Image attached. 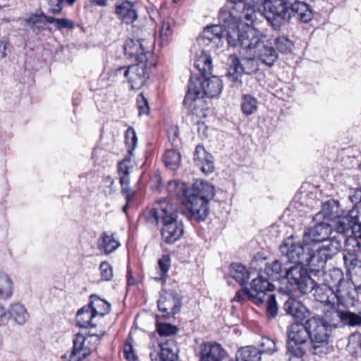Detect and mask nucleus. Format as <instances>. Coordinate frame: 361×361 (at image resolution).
I'll return each mask as SVG.
<instances>
[{"instance_id": "1", "label": "nucleus", "mask_w": 361, "mask_h": 361, "mask_svg": "<svg viewBox=\"0 0 361 361\" xmlns=\"http://www.w3.org/2000/svg\"><path fill=\"white\" fill-rule=\"evenodd\" d=\"M142 214L145 221L152 226L162 224L160 234L164 243L173 244L183 235V225L177 220L178 216L168 201L157 200L151 207H147Z\"/></svg>"}, {"instance_id": "2", "label": "nucleus", "mask_w": 361, "mask_h": 361, "mask_svg": "<svg viewBox=\"0 0 361 361\" xmlns=\"http://www.w3.org/2000/svg\"><path fill=\"white\" fill-rule=\"evenodd\" d=\"M202 40L203 39L200 34L190 49L194 60L193 68L198 73L195 76L194 70L191 71L188 91L183 102V105L188 106L192 114L196 115L203 111V108L201 106L203 98V68L201 67L203 65L201 60L203 56Z\"/></svg>"}, {"instance_id": "3", "label": "nucleus", "mask_w": 361, "mask_h": 361, "mask_svg": "<svg viewBox=\"0 0 361 361\" xmlns=\"http://www.w3.org/2000/svg\"><path fill=\"white\" fill-rule=\"evenodd\" d=\"M167 191L184 204L198 222L203 220L201 209L203 207V180L196 179L190 188L186 183L177 180H170Z\"/></svg>"}, {"instance_id": "4", "label": "nucleus", "mask_w": 361, "mask_h": 361, "mask_svg": "<svg viewBox=\"0 0 361 361\" xmlns=\"http://www.w3.org/2000/svg\"><path fill=\"white\" fill-rule=\"evenodd\" d=\"M327 205L326 214L332 221L334 229L337 233L346 234L347 238L355 239V242L351 244L361 241V223L359 222L358 209L354 207L345 213L340 209L339 202L335 200L329 202Z\"/></svg>"}, {"instance_id": "5", "label": "nucleus", "mask_w": 361, "mask_h": 361, "mask_svg": "<svg viewBox=\"0 0 361 361\" xmlns=\"http://www.w3.org/2000/svg\"><path fill=\"white\" fill-rule=\"evenodd\" d=\"M288 288L290 291L299 292L303 295L310 293L317 286V283L310 276L307 269L302 265H294L286 271Z\"/></svg>"}, {"instance_id": "6", "label": "nucleus", "mask_w": 361, "mask_h": 361, "mask_svg": "<svg viewBox=\"0 0 361 361\" xmlns=\"http://www.w3.org/2000/svg\"><path fill=\"white\" fill-rule=\"evenodd\" d=\"M308 245L306 243L304 245L302 243L288 240L281 246L280 250L288 262L294 263L295 265L307 264L310 266H317V257H315L314 252H309Z\"/></svg>"}, {"instance_id": "7", "label": "nucleus", "mask_w": 361, "mask_h": 361, "mask_svg": "<svg viewBox=\"0 0 361 361\" xmlns=\"http://www.w3.org/2000/svg\"><path fill=\"white\" fill-rule=\"evenodd\" d=\"M255 22V20L252 23H248L245 19L235 22L231 20V18L228 23H225L227 25H236L238 26L242 23L245 24L244 27L238 29L237 43L231 44V40L228 39V44L233 47L238 45L242 49L253 53L259 47L262 42L259 31L252 26Z\"/></svg>"}, {"instance_id": "8", "label": "nucleus", "mask_w": 361, "mask_h": 361, "mask_svg": "<svg viewBox=\"0 0 361 361\" xmlns=\"http://www.w3.org/2000/svg\"><path fill=\"white\" fill-rule=\"evenodd\" d=\"M325 243L322 247L317 249L314 252L317 257V267H323L328 259H331L336 253L341 250L343 243H345V247L350 245L355 239L347 238V235L338 233V235L329 238L324 241Z\"/></svg>"}, {"instance_id": "9", "label": "nucleus", "mask_w": 361, "mask_h": 361, "mask_svg": "<svg viewBox=\"0 0 361 361\" xmlns=\"http://www.w3.org/2000/svg\"><path fill=\"white\" fill-rule=\"evenodd\" d=\"M156 66H148V63H135L127 67L121 66L116 70L119 74L123 71V75L130 85L131 90H137L145 85L149 78V69Z\"/></svg>"}, {"instance_id": "10", "label": "nucleus", "mask_w": 361, "mask_h": 361, "mask_svg": "<svg viewBox=\"0 0 361 361\" xmlns=\"http://www.w3.org/2000/svg\"><path fill=\"white\" fill-rule=\"evenodd\" d=\"M106 334L105 331L94 332L90 330L85 336L82 333H77L73 338V349L75 353H79L81 358H86L97 349V343L99 342Z\"/></svg>"}, {"instance_id": "11", "label": "nucleus", "mask_w": 361, "mask_h": 361, "mask_svg": "<svg viewBox=\"0 0 361 361\" xmlns=\"http://www.w3.org/2000/svg\"><path fill=\"white\" fill-rule=\"evenodd\" d=\"M233 4L230 10L221 11L219 18L224 23H228L229 19L235 22L245 19L248 23L256 20V13L253 7L247 6L245 0H228Z\"/></svg>"}, {"instance_id": "12", "label": "nucleus", "mask_w": 361, "mask_h": 361, "mask_svg": "<svg viewBox=\"0 0 361 361\" xmlns=\"http://www.w3.org/2000/svg\"><path fill=\"white\" fill-rule=\"evenodd\" d=\"M144 40L128 39L124 44V54L127 59L136 63H148V66H156L157 59L153 54L146 50Z\"/></svg>"}, {"instance_id": "13", "label": "nucleus", "mask_w": 361, "mask_h": 361, "mask_svg": "<svg viewBox=\"0 0 361 361\" xmlns=\"http://www.w3.org/2000/svg\"><path fill=\"white\" fill-rule=\"evenodd\" d=\"M181 306V298L176 290H162L157 301V307L163 317L166 318L173 317L180 312Z\"/></svg>"}, {"instance_id": "14", "label": "nucleus", "mask_w": 361, "mask_h": 361, "mask_svg": "<svg viewBox=\"0 0 361 361\" xmlns=\"http://www.w3.org/2000/svg\"><path fill=\"white\" fill-rule=\"evenodd\" d=\"M222 88L221 80L213 73L212 58L204 54V97L209 98L217 97Z\"/></svg>"}, {"instance_id": "15", "label": "nucleus", "mask_w": 361, "mask_h": 361, "mask_svg": "<svg viewBox=\"0 0 361 361\" xmlns=\"http://www.w3.org/2000/svg\"><path fill=\"white\" fill-rule=\"evenodd\" d=\"M333 200L328 201L324 207V216L328 219L331 224L325 222H321L317 224L313 227L310 228L304 234L303 242L307 245L311 243H322L327 240L331 234V228H334L332 226V221L328 218L326 214V212L328 209V203Z\"/></svg>"}, {"instance_id": "16", "label": "nucleus", "mask_w": 361, "mask_h": 361, "mask_svg": "<svg viewBox=\"0 0 361 361\" xmlns=\"http://www.w3.org/2000/svg\"><path fill=\"white\" fill-rule=\"evenodd\" d=\"M264 16L272 27L276 29L281 27L283 21L291 18V11L281 0L271 1Z\"/></svg>"}, {"instance_id": "17", "label": "nucleus", "mask_w": 361, "mask_h": 361, "mask_svg": "<svg viewBox=\"0 0 361 361\" xmlns=\"http://www.w3.org/2000/svg\"><path fill=\"white\" fill-rule=\"evenodd\" d=\"M287 345L306 348L310 340L306 323L295 322L290 324L287 331Z\"/></svg>"}, {"instance_id": "18", "label": "nucleus", "mask_w": 361, "mask_h": 361, "mask_svg": "<svg viewBox=\"0 0 361 361\" xmlns=\"http://www.w3.org/2000/svg\"><path fill=\"white\" fill-rule=\"evenodd\" d=\"M305 323L310 336V341L329 338L331 329L322 318L314 316L307 319Z\"/></svg>"}, {"instance_id": "19", "label": "nucleus", "mask_w": 361, "mask_h": 361, "mask_svg": "<svg viewBox=\"0 0 361 361\" xmlns=\"http://www.w3.org/2000/svg\"><path fill=\"white\" fill-rule=\"evenodd\" d=\"M114 13L121 22L130 25L135 22L138 14L133 2L129 0H120L115 4Z\"/></svg>"}, {"instance_id": "20", "label": "nucleus", "mask_w": 361, "mask_h": 361, "mask_svg": "<svg viewBox=\"0 0 361 361\" xmlns=\"http://www.w3.org/2000/svg\"><path fill=\"white\" fill-rule=\"evenodd\" d=\"M226 66L227 79L233 84L242 85L241 78L244 73L242 62L238 55L231 54L228 58Z\"/></svg>"}, {"instance_id": "21", "label": "nucleus", "mask_w": 361, "mask_h": 361, "mask_svg": "<svg viewBox=\"0 0 361 361\" xmlns=\"http://www.w3.org/2000/svg\"><path fill=\"white\" fill-rule=\"evenodd\" d=\"M121 246L114 233L103 232L97 240V248L103 254L108 255Z\"/></svg>"}, {"instance_id": "22", "label": "nucleus", "mask_w": 361, "mask_h": 361, "mask_svg": "<svg viewBox=\"0 0 361 361\" xmlns=\"http://www.w3.org/2000/svg\"><path fill=\"white\" fill-rule=\"evenodd\" d=\"M159 357L160 361H176L178 360V347L177 342L173 339H166L159 343Z\"/></svg>"}, {"instance_id": "23", "label": "nucleus", "mask_w": 361, "mask_h": 361, "mask_svg": "<svg viewBox=\"0 0 361 361\" xmlns=\"http://www.w3.org/2000/svg\"><path fill=\"white\" fill-rule=\"evenodd\" d=\"M252 55L269 67H271L278 59L276 49L272 47L265 45L263 41L261 42L259 47L254 51Z\"/></svg>"}, {"instance_id": "24", "label": "nucleus", "mask_w": 361, "mask_h": 361, "mask_svg": "<svg viewBox=\"0 0 361 361\" xmlns=\"http://www.w3.org/2000/svg\"><path fill=\"white\" fill-rule=\"evenodd\" d=\"M275 288L274 284L269 282L267 279L258 276L252 280L250 283V290L254 295L260 298L261 305L265 301L267 291H273Z\"/></svg>"}, {"instance_id": "25", "label": "nucleus", "mask_w": 361, "mask_h": 361, "mask_svg": "<svg viewBox=\"0 0 361 361\" xmlns=\"http://www.w3.org/2000/svg\"><path fill=\"white\" fill-rule=\"evenodd\" d=\"M353 248L349 246L345 247L343 252V258L347 272L352 275L356 273V269H361V259L358 258L357 250L355 246L351 244Z\"/></svg>"}, {"instance_id": "26", "label": "nucleus", "mask_w": 361, "mask_h": 361, "mask_svg": "<svg viewBox=\"0 0 361 361\" xmlns=\"http://www.w3.org/2000/svg\"><path fill=\"white\" fill-rule=\"evenodd\" d=\"M287 314L291 315L298 322H302L306 318L307 309L301 302L293 298H288L283 305Z\"/></svg>"}, {"instance_id": "27", "label": "nucleus", "mask_w": 361, "mask_h": 361, "mask_svg": "<svg viewBox=\"0 0 361 361\" xmlns=\"http://www.w3.org/2000/svg\"><path fill=\"white\" fill-rule=\"evenodd\" d=\"M226 351L216 342L204 343V361H226Z\"/></svg>"}, {"instance_id": "28", "label": "nucleus", "mask_w": 361, "mask_h": 361, "mask_svg": "<svg viewBox=\"0 0 361 361\" xmlns=\"http://www.w3.org/2000/svg\"><path fill=\"white\" fill-rule=\"evenodd\" d=\"M174 26L175 21L172 18L167 17L163 20L157 39V42L161 47H166L171 42Z\"/></svg>"}, {"instance_id": "29", "label": "nucleus", "mask_w": 361, "mask_h": 361, "mask_svg": "<svg viewBox=\"0 0 361 361\" xmlns=\"http://www.w3.org/2000/svg\"><path fill=\"white\" fill-rule=\"evenodd\" d=\"M49 17L39 10L35 13H30L25 21L35 34L39 35L45 30L44 22H47V18Z\"/></svg>"}, {"instance_id": "30", "label": "nucleus", "mask_w": 361, "mask_h": 361, "mask_svg": "<svg viewBox=\"0 0 361 361\" xmlns=\"http://www.w3.org/2000/svg\"><path fill=\"white\" fill-rule=\"evenodd\" d=\"M324 281L331 289L340 292V287L344 281V275L341 269L334 268L324 274Z\"/></svg>"}, {"instance_id": "31", "label": "nucleus", "mask_w": 361, "mask_h": 361, "mask_svg": "<svg viewBox=\"0 0 361 361\" xmlns=\"http://www.w3.org/2000/svg\"><path fill=\"white\" fill-rule=\"evenodd\" d=\"M290 11L291 17H295L302 23H308L313 18L312 11L310 9V7L302 1L293 4Z\"/></svg>"}, {"instance_id": "32", "label": "nucleus", "mask_w": 361, "mask_h": 361, "mask_svg": "<svg viewBox=\"0 0 361 361\" xmlns=\"http://www.w3.org/2000/svg\"><path fill=\"white\" fill-rule=\"evenodd\" d=\"M288 269L284 267L280 260H274L266 267L264 272L272 280L280 281L286 279V271Z\"/></svg>"}, {"instance_id": "33", "label": "nucleus", "mask_w": 361, "mask_h": 361, "mask_svg": "<svg viewBox=\"0 0 361 361\" xmlns=\"http://www.w3.org/2000/svg\"><path fill=\"white\" fill-rule=\"evenodd\" d=\"M96 315L88 305L80 308L76 314V324L80 328L94 327L92 320Z\"/></svg>"}, {"instance_id": "34", "label": "nucleus", "mask_w": 361, "mask_h": 361, "mask_svg": "<svg viewBox=\"0 0 361 361\" xmlns=\"http://www.w3.org/2000/svg\"><path fill=\"white\" fill-rule=\"evenodd\" d=\"M91 307L96 316H104L111 310V305L105 300L100 298L96 295L90 296V302L87 304Z\"/></svg>"}, {"instance_id": "35", "label": "nucleus", "mask_w": 361, "mask_h": 361, "mask_svg": "<svg viewBox=\"0 0 361 361\" xmlns=\"http://www.w3.org/2000/svg\"><path fill=\"white\" fill-rule=\"evenodd\" d=\"M258 109V101L250 94H243L241 96L240 110L242 114L248 117L255 114Z\"/></svg>"}, {"instance_id": "36", "label": "nucleus", "mask_w": 361, "mask_h": 361, "mask_svg": "<svg viewBox=\"0 0 361 361\" xmlns=\"http://www.w3.org/2000/svg\"><path fill=\"white\" fill-rule=\"evenodd\" d=\"M163 161L168 169L177 170L180 166L181 155L177 149H166L163 155Z\"/></svg>"}, {"instance_id": "37", "label": "nucleus", "mask_w": 361, "mask_h": 361, "mask_svg": "<svg viewBox=\"0 0 361 361\" xmlns=\"http://www.w3.org/2000/svg\"><path fill=\"white\" fill-rule=\"evenodd\" d=\"M236 361H261L260 350L253 346L243 347L237 352Z\"/></svg>"}, {"instance_id": "38", "label": "nucleus", "mask_w": 361, "mask_h": 361, "mask_svg": "<svg viewBox=\"0 0 361 361\" xmlns=\"http://www.w3.org/2000/svg\"><path fill=\"white\" fill-rule=\"evenodd\" d=\"M230 274L232 278L240 285L245 284L250 277V272L246 267L238 263H233L231 265Z\"/></svg>"}, {"instance_id": "39", "label": "nucleus", "mask_w": 361, "mask_h": 361, "mask_svg": "<svg viewBox=\"0 0 361 361\" xmlns=\"http://www.w3.org/2000/svg\"><path fill=\"white\" fill-rule=\"evenodd\" d=\"M310 342L312 343V353L314 355L324 357L332 350V347L329 345V339L322 338Z\"/></svg>"}, {"instance_id": "40", "label": "nucleus", "mask_w": 361, "mask_h": 361, "mask_svg": "<svg viewBox=\"0 0 361 361\" xmlns=\"http://www.w3.org/2000/svg\"><path fill=\"white\" fill-rule=\"evenodd\" d=\"M10 314L18 324H24L29 318V314L25 307L20 304H13L10 308Z\"/></svg>"}, {"instance_id": "41", "label": "nucleus", "mask_w": 361, "mask_h": 361, "mask_svg": "<svg viewBox=\"0 0 361 361\" xmlns=\"http://www.w3.org/2000/svg\"><path fill=\"white\" fill-rule=\"evenodd\" d=\"M233 301L238 302L241 304L247 301H251L256 305H261L260 298H257L256 295H254L252 290L247 288H243L238 290Z\"/></svg>"}, {"instance_id": "42", "label": "nucleus", "mask_w": 361, "mask_h": 361, "mask_svg": "<svg viewBox=\"0 0 361 361\" xmlns=\"http://www.w3.org/2000/svg\"><path fill=\"white\" fill-rule=\"evenodd\" d=\"M343 313V311L332 307L324 312L322 319L329 324V328L337 327L341 324V314Z\"/></svg>"}, {"instance_id": "43", "label": "nucleus", "mask_w": 361, "mask_h": 361, "mask_svg": "<svg viewBox=\"0 0 361 361\" xmlns=\"http://www.w3.org/2000/svg\"><path fill=\"white\" fill-rule=\"evenodd\" d=\"M13 283L10 277L0 271V299L6 300L13 293Z\"/></svg>"}, {"instance_id": "44", "label": "nucleus", "mask_w": 361, "mask_h": 361, "mask_svg": "<svg viewBox=\"0 0 361 361\" xmlns=\"http://www.w3.org/2000/svg\"><path fill=\"white\" fill-rule=\"evenodd\" d=\"M250 56L243 57L242 64L243 73L247 75L255 73L259 70L258 59L252 55V52H250Z\"/></svg>"}, {"instance_id": "45", "label": "nucleus", "mask_w": 361, "mask_h": 361, "mask_svg": "<svg viewBox=\"0 0 361 361\" xmlns=\"http://www.w3.org/2000/svg\"><path fill=\"white\" fill-rule=\"evenodd\" d=\"M224 28L219 25H213L204 27V39L209 42H214L215 39H219L224 35Z\"/></svg>"}, {"instance_id": "46", "label": "nucleus", "mask_w": 361, "mask_h": 361, "mask_svg": "<svg viewBox=\"0 0 361 361\" xmlns=\"http://www.w3.org/2000/svg\"><path fill=\"white\" fill-rule=\"evenodd\" d=\"M274 44L282 54H289L291 52L294 46L293 42L284 35L279 36L275 39Z\"/></svg>"}, {"instance_id": "47", "label": "nucleus", "mask_w": 361, "mask_h": 361, "mask_svg": "<svg viewBox=\"0 0 361 361\" xmlns=\"http://www.w3.org/2000/svg\"><path fill=\"white\" fill-rule=\"evenodd\" d=\"M279 312V307L276 300V295L271 294L267 296L266 302V316L269 320L274 319Z\"/></svg>"}, {"instance_id": "48", "label": "nucleus", "mask_w": 361, "mask_h": 361, "mask_svg": "<svg viewBox=\"0 0 361 361\" xmlns=\"http://www.w3.org/2000/svg\"><path fill=\"white\" fill-rule=\"evenodd\" d=\"M47 22L49 24H54L56 29L62 30L63 29L72 30L75 27V23L68 18H57L54 16L47 18Z\"/></svg>"}, {"instance_id": "49", "label": "nucleus", "mask_w": 361, "mask_h": 361, "mask_svg": "<svg viewBox=\"0 0 361 361\" xmlns=\"http://www.w3.org/2000/svg\"><path fill=\"white\" fill-rule=\"evenodd\" d=\"M289 361H305L306 348L287 345Z\"/></svg>"}, {"instance_id": "50", "label": "nucleus", "mask_w": 361, "mask_h": 361, "mask_svg": "<svg viewBox=\"0 0 361 361\" xmlns=\"http://www.w3.org/2000/svg\"><path fill=\"white\" fill-rule=\"evenodd\" d=\"M125 144L128 152H133L137 147V137L135 129L133 127H128L125 133Z\"/></svg>"}, {"instance_id": "51", "label": "nucleus", "mask_w": 361, "mask_h": 361, "mask_svg": "<svg viewBox=\"0 0 361 361\" xmlns=\"http://www.w3.org/2000/svg\"><path fill=\"white\" fill-rule=\"evenodd\" d=\"M156 331L160 336H170L176 334L178 329L169 323L157 322Z\"/></svg>"}, {"instance_id": "52", "label": "nucleus", "mask_w": 361, "mask_h": 361, "mask_svg": "<svg viewBox=\"0 0 361 361\" xmlns=\"http://www.w3.org/2000/svg\"><path fill=\"white\" fill-rule=\"evenodd\" d=\"M341 324L351 326L361 325V316L350 311H343L341 314Z\"/></svg>"}, {"instance_id": "53", "label": "nucleus", "mask_w": 361, "mask_h": 361, "mask_svg": "<svg viewBox=\"0 0 361 361\" xmlns=\"http://www.w3.org/2000/svg\"><path fill=\"white\" fill-rule=\"evenodd\" d=\"M131 165L126 164L121 162L118 163L117 171L119 176V182L121 185L127 183L130 181V168Z\"/></svg>"}, {"instance_id": "54", "label": "nucleus", "mask_w": 361, "mask_h": 361, "mask_svg": "<svg viewBox=\"0 0 361 361\" xmlns=\"http://www.w3.org/2000/svg\"><path fill=\"white\" fill-rule=\"evenodd\" d=\"M260 355L262 353L272 354L277 350L276 345L274 340L269 337H262L261 342Z\"/></svg>"}, {"instance_id": "55", "label": "nucleus", "mask_w": 361, "mask_h": 361, "mask_svg": "<svg viewBox=\"0 0 361 361\" xmlns=\"http://www.w3.org/2000/svg\"><path fill=\"white\" fill-rule=\"evenodd\" d=\"M138 115L142 116L143 115H148L149 114V106L147 99L145 97L142 93L138 94L136 101Z\"/></svg>"}, {"instance_id": "56", "label": "nucleus", "mask_w": 361, "mask_h": 361, "mask_svg": "<svg viewBox=\"0 0 361 361\" xmlns=\"http://www.w3.org/2000/svg\"><path fill=\"white\" fill-rule=\"evenodd\" d=\"M101 279L109 281L113 278V269L111 264L107 261L102 262L99 265Z\"/></svg>"}, {"instance_id": "57", "label": "nucleus", "mask_w": 361, "mask_h": 361, "mask_svg": "<svg viewBox=\"0 0 361 361\" xmlns=\"http://www.w3.org/2000/svg\"><path fill=\"white\" fill-rule=\"evenodd\" d=\"M158 267L160 270V275L165 276L171 267V257L169 255H164L158 260Z\"/></svg>"}, {"instance_id": "58", "label": "nucleus", "mask_w": 361, "mask_h": 361, "mask_svg": "<svg viewBox=\"0 0 361 361\" xmlns=\"http://www.w3.org/2000/svg\"><path fill=\"white\" fill-rule=\"evenodd\" d=\"M123 353L125 358L128 361H137V357L134 352L133 346L128 340L126 341Z\"/></svg>"}, {"instance_id": "59", "label": "nucleus", "mask_w": 361, "mask_h": 361, "mask_svg": "<svg viewBox=\"0 0 361 361\" xmlns=\"http://www.w3.org/2000/svg\"><path fill=\"white\" fill-rule=\"evenodd\" d=\"M121 193L125 196L126 202H127V204H130L135 196V191L130 188V181L121 185Z\"/></svg>"}, {"instance_id": "60", "label": "nucleus", "mask_w": 361, "mask_h": 361, "mask_svg": "<svg viewBox=\"0 0 361 361\" xmlns=\"http://www.w3.org/2000/svg\"><path fill=\"white\" fill-rule=\"evenodd\" d=\"M216 190L213 185L204 181V206L215 196Z\"/></svg>"}, {"instance_id": "61", "label": "nucleus", "mask_w": 361, "mask_h": 361, "mask_svg": "<svg viewBox=\"0 0 361 361\" xmlns=\"http://www.w3.org/2000/svg\"><path fill=\"white\" fill-rule=\"evenodd\" d=\"M203 151V145H197L194 152L193 161L196 166H197L200 170L203 172V161L200 156V152Z\"/></svg>"}, {"instance_id": "62", "label": "nucleus", "mask_w": 361, "mask_h": 361, "mask_svg": "<svg viewBox=\"0 0 361 361\" xmlns=\"http://www.w3.org/2000/svg\"><path fill=\"white\" fill-rule=\"evenodd\" d=\"M204 174L211 173L214 172L215 166L211 154L204 151Z\"/></svg>"}, {"instance_id": "63", "label": "nucleus", "mask_w": 361, "mask_h": 361, "mask_svg": "<svg viewBox=\"0 0 361 361\" xmlns=\"http://www.w3.org/2000/svg\"><path fill=\"white\" fill-rule=\"evenodd\" d=\"M179 135V131L177 126H171L168 130V137L172 145H178L177 141Z\"/></svg>"}, {"instance_id": "64", "label": "nucleus", "mask_w": 361, "mask_h": 361, "mask_svg": "<svg viewBox=\"0 0 361 361\" xmlns=\"http://www.w3.org/2000/svg\"><path fill=\"white\" fill-rule=\"evenodd\" d=\"M49 11L53 14L60 13L63 9V0H49Z\"/></svg>"}]
</instances>
